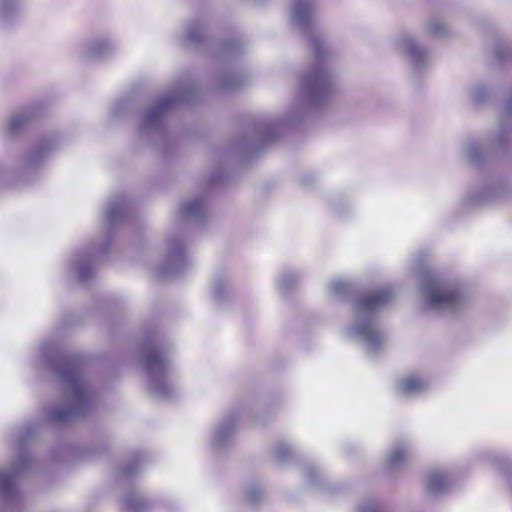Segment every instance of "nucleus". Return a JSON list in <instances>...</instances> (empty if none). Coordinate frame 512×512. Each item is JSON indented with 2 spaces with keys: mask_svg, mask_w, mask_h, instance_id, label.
Returning a JSON list of instances; mask_svg holds the SVG:
<instances>
[{
  "mask_svg": "<svg viewBox=\"0 0 512 512\" xmlns=\"http://www.w3.org/2000/svg\"><path fill=\"white\" fill-rule=\"evenodd\" d=\"M60 373L72 393L74 402L68 407L54 409L51 413V417L55 421L65 422L77 414L81 406L86 402L88 395L78 362L72 361L66 363L61 367Z\"/></svg>",
  "mask_w": 512,
  "mask_h": 512,
  "instance_id": "obj_1",
  "label": "nucleus"
},
{
  "mask_svg": "<svg viewBox=\"0 0 512 512\" xmlns=\"http://www.w3.org/2000/svg\"><path fill=\"white\" fill-rule=\"evenodd\" d=\"M430 307L437 309H455L462 302V296L455 288H442L436 282L427 284L424 288Z\"/></svg>",
  "mask_w": 512,
  "mask_h": 512,
  "instance_id": "obj_2",
  "label": "nucleus"
},
{
  "mask_svg": "<svg viewBox=\"0 0 512 512\" xmlns=\"http://www.w3.org/2000/svg\"><path fill=\"white\" fill-rule=\"evenodd\" d=\"M393 295L390 289L383 288L363 295L358 301V311L360 313H372L378 308L386 305L392 299Z\"/></svg>",
  "mask_w": 512,
  "mask_h": 512,
  "instance_id": "obj_3",
  "label": "nucleus"
},
{
  "mask_svg": "<svg viewBox=\"0 0 512 512\" xmlns=\"http://www.w3.org/2000/svg\"><path fill=\"white\" fill-rule=\"evenodd\" d=\"M330 85V76L323 69H316L308 76V86L313 93L321 94L325 92Z\"/></svg>",
  "mask_w": 512,
  "mask_h": 512,
  "instance_id": "obj_4",
  "label": "nucleus"
},
{
  "mask_svg": "<svg viewBox=\"0 0 512 512\" xmlns=\"http://www.w3.org/2000/svg\"><path fill=\"white\" fill-rule=\"evenodd\" d=\"M425 382L417 376H409L400 382V389L405 394L415 393L425 388Z\"/></svg>",
  "mask_w": 512,
  "mask_h": 512,
  "instance_id": "obj_5",
  "label": "nucleus"
},
{
  "mask_svg": "<svg viewBox=\"0 0 512 512\" xmlns=\"http://www.w3.org/2000/svg\"><path fill=\"white\" fill-rule=\"evenodd\" d=\"M146 366L150 372L163 371L166 367L165 359L157 351L149 352L146 355Z\"/></svg>",
  "mask_w": 512,
  "mask_h": 512,
  "instance_id": "obj_6",
  "label": "nucleus"
},
{
  "mask_svg": "<svg viewBox=\"0 0 512 512\" xmlns=\"http://www.w3.org/2000/svg\"><path fill=\"white\" fill-rule=\"evenodd\" d=\"M357 333L371 345H378L381 342L380 333L368 324L358 326Z\"/></svg>",
  "mask_w": 512,
  "mask_h": 512,
  "instance_id": "obj_7",
  "label": "nucleus"
},
{
  "mask_svg": "<svg viewBox=\"0 0 512 512\" xmlns=\"http://www.w3.org/2000/svg\"><path fill=\"white\" fill-rule=\"evenodd\" d=\"M446 485V477L442 473H433L429 477L427 488L431 492L441 491Z\"/></svg>",
  "mask_w": 512,
  "mask_h": 512,
  "instance_id": "obj_8",
  "label": "nucleus"
},
{
  "mask_svg": "<svg viewBox=\"0 0 512 512\" xmlns=\"http://www.w3.org/2000/svg\"><path fill=\"white\" fill-rule=\"evenodd\" d=\"M406 450L403 447L395 448L389 456V464L394 467L401 464L406 459Z\"/></svg>",
  "mask_w": 512,
  "mask_h": 512,
  "instance_id": "obj_9",
  "label": "nucleus"
},
{
  "mask_svg": "<svg viewBox=\"0 0 512 512\" xmlns=\"http://www.w3.org/2000/svg\"><path fill=\"white\" fill-rule=\"evenodd\" d=\"M203 208V203L201 200H194V201H191L189 203H186L182 210H183V213L185 215H190V214H197L199 213Z\"/></svg>",
  "mask_w": 512,
  "mask_h": 512,
  "instance_id": "obj_10",
  "label": "nucleus"
},
{
  "mask_svg": "<svg viewBox=\"0 0 512 512\" xmlns=\"http://www.w3.org/2000/svg\"><path fill=\"white\" fill-rule=\"evenodd\" d=\"M169 105V101H165V102H162L160 103L157 107L153 108L149 114H148V119L149 121H154L156 120V118L158 117V115L160 114V112L165 109L167 106Z\"/></svg>",
  "mask_w": 512,
  "mask_h": 512,
  "instance_id": "obj_11",
  "label": "nucleus"
},
{
  "mask_svg": "<svg viewBox=\"0 0 512 512\" xmlns=\"http://www.w3.org/2000/svg\"><path fill=\"white\" fill-rule=\"evenodd\" d=\"M429 31L431 34H441L444 31L443 25L438 21H433L429 24Z\"/></svg>",
  "mask_w": 512,
  "mask_h": 512,
  "instance_id": "obj_12",
  "label": "nucleus"
},
{
  "mask_svg": "<svg viewBox=\"0 0 512 512\" xmlns=\"http://www.w3.org/2000/svg\"><path fill=\"white\" fill-rule=\"evenodd\" d=\"M23 119L21 117H15L11 120L10 128L11 131H16L17 128L22 124Z\"/></svg>",
  "mask_w": 512,
  "mask_h": 512,
  "instance_id": "obj_13",
  "label": "nucleus"
},
{
  "mask_svg": "<svg viewBox=\"0 0 512 512\" xmlns=\"http://www.w3.org/2000/svg\"><path fill=\"white\" fill-rule=\"evenodd\" d=\"M278 454H279L280 456H284V454H285L284 449H279Z\"/></svg>",
  "mask_w": 512,
  "mask_h": 512,
  "instance_id": "obj_14",
  "label": "nucleus"
},
{
  "mask_svg": "<svg viewBox=\"0 0 512 512\" xmlns=\"http://www.w3.org/2000/svg\"><path fill=\"white\" fill-rule=\"evenodd\" d=\"M297 15H298V17H301V11H300V8L297 10Z\"/></svg>",
  "mask_w": 512,
  "mask_h": 512,
  "instance_id": "obj_15",
  "label": "nucleus"
}]
</instances>
